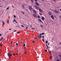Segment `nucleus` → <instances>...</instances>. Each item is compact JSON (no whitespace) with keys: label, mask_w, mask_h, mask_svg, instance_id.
I'll return each instance as SVG.
<instances>
[{"label":"nucleus","mask_w":61,"mask_h":61,"mask_svg":"<svg viewBox=\"0 0 61 61\" xmlns=\"http://www.w3.org/2000/svg\"><path fill=\"white\" fill-rule=\"evenodd\" d=\"M55 13L57 14H59V11H57L56 10H55Z\"/></svg>","instance_id":"f257e3e1"},{"label":"nucleus","mask_w":61,"mask_h":61,"mask_svg":"<svg viewBox=\"0 0 61 61\" xmlns=\"http://www.w3.org/2000/svg\"><path fill=\"white\" fill-rule=\"evenodd\" d=\"M35 7H36V9L37 10H38V9H39H39H40V8H39V7H37V5H36Z\"/></svg>","instance_id":"f03ea898"},{"label":"nucleus","mask_w":61,"mask_h":61,"mask_svg":"<svg viewBox=\"0 0 61 61\" xmlns=\"http://www.w3.org/2000/svg\"><path fill=\"white\" fill-rule=\"evenodd\" d=\"M33 16H34L35 17H36V18H37V15H36V14H34L33 15Z\"/></svg>","instance_id":"7ed1b4c3"},{"label":"nucleus","mask_w":61,"mask_h":61,"mask_svg":"<svg viewBox=\"0 0 61 61\" xmlns=\"http://www.w3.org/2000/svg\"><path fill=\"white\" fill-rule=\"evenodd\" d=\"M51 17L52 19H54V17L53 15H51Z\"/></svg>","instance_id":"20e7f679"},{"label":"nucleus","mask_w":61,"mask_h":61,"mask_svg":"<svg viewBox=\"0 0 61 61\" xmlns=\"http://www.w3.org/2000/svg\"><path fill=\"white\" fill-rule=\"evenodd\" d=\"M7 56H8L9 57V58H11V57H10V54H9V53H7Z\"/></svg>","instance_id":"39448f33"},{"label":"nucleus","mask_w":61,"mask_h":61,"mask_svg":"<svg viewBox=\"0 0 61 61\" xmlns=\"http://www.w3.org/2000/svg\"><path fill=\"white\" fill-rule=\"evenodd\" d=\"M45 18L44 17H42L41 18V19L42 20H43V21L44 20V19H45Z\"/></svg>","instance_id":"423d86ee"},{"label":"nucleus","mask_w":61,"mask_h":61,"mask_svg":"<svg viewBox=\"0 0 61 61\" xmlns=\"http://www.w3.org/2000/svg\"><path fill=\"white\" fill-rule=\"evenodd\" d=\"M22 8L23 9H24V8H25V5H22Z\"/></svg>","instance_id":"0eeeda50"},{"label":"nucleus","mask_w":61,"mask_h":61,"mask_svg":"<svg viewBox=\"0 0 61 61\" xmlns=\"http://www.w3.org/2000/svg\"><path fill=\"white\" fill-rule=\"evenodd\" d=\"M35 4L36 5H39V4L37 3V2H36L35 3Z\"/></svg>","instance_id":"6e6552de"},{"label":"nucleus","mask_w":61,"mask_h":61,"mask_svg":"<svg viewBox=\"0 0 61 61\" xmlns=\"http://www.w3.org/2000/svg\"><path fill=\"white\" fill-rule=\"evenodd\" d=\"M33 12H34V13H35V14H36V10L34 9L33 10Z\"/></svg>","instance_id":"1a4fd4ad"},{"label":"nucleus","mask_w":61,"mask_h":61,"mask_svg":"<svg viewBox=\"0 0 61 61\" xmlns=\"http://www.w3.org/2000/svg\"><path fill=\"white\" fill-rule=\"evenodd\" d=\"M39 21L40 22H41V23H43V22H42V21L41 20H40V19H39Z\"/></svg>","instance_id":"9d476101"},{"label":"nucleus","mask_w":61,"mask_h":61,"mask_svg":"<svg viewBox=\"0 0 61 61\" xmlns=\"http://www.w3.org/2000/svg\"><path fill=\"white\" fill-rule=\"evenodd\" d=\"M39 10V11L40 12H42V10L40 9V8Z\"/></svg>","instance_id":"9b49d317"},{"label":"nucleus","mask_w":61,"mask_h":61,"mask_svg":"<svg viewBox=\"0 0 61 61\" xmlns=\"http://www.w3.org/2000/svg\"><path fill=\"white\" fill-rule=\"evenodd\" d=\"M13 20L14 22H15V23H16L17 24V22H16V21H15V19H14Z\"/></svg>","instance_id":"f8f14e48"},{"label":"nucleus","mask_w":61,"mask_h":61,"mask_svg":"<svg viewBox=\"0 0 61 61\" xmlns=\"http://www.w3.org/2000/svg\"><path fill=\"white\" fill-rule=\"evenodd\" d=\"M48 14H49V15H52V13H51L50 12H49L48 13Z\"/></svg>","instance_id":"ddd939ff"},{"label":"nucleus","mask_w":61,"mask_h":61,"mask_svg":"<svg viewBox=\"0 0 61 61\" xmlns=\"http://www.w3.org/2000/svg\"><path fill=\"white\" fill-rule=\"evenodd\" d=\"M7 24H9V20L7 19Z\"/></svg>","instance_id":"4468645a"},{"label":"nucleus","mask_w":61,"mask_h":61,"mask_svg":"<svg viewBox=\"0 0 61 61\" xmlns=\"http://www.w3.org/2000/svg\"><path fill=\"white\" fill-rule=\"evenodd\" d=\"M29 9L30 10H32V7L30 6L29 8Z\"/></svg>","instance_id":"2eb2a0df"},{"label":"nucleus","mask_w":61,"mask_h":61,"mask_svg":"<svg viewBox=\"0 0 61 61\" xmlns=\"http://www.w3.org/2000/svg\"><path fill=\"white\" fill-rule=\"evenodd\" d=\"M3 38H3V37H1V38L0 39V41H1L2 40H3Z\"/></svg>","instance_id":"dca6fc26"},{"label":"nucleus","mask_w":61,"mask_h":61,"mask_svg":"<svg viewBox=\"0 0 61 61\" xmlns=\"http://www.w3.org/2000/svg\"><path fill=\"white\" fill-rule=\"evenodd\" d=\"M46 47H47V48H49V47H48V46H47V44H46Z\"/></svg>","instance_id":"f3484780"},{"label":"nucleus","mask_w":61,"mask_h":61,"mask_svg":"<svg viewBox=\"0 0 61 61\" xmlns=\"http://www.w3.org/2000/svg\"><path fill=\"white\" fill-rule=\"evenodd\" d=\"M49 53L50 54H51V51H49Z\"/></svg>","instance_id":"a211bd4d"},{"label":"nucleus","mask_w":61,"mask_h":61,"mask_svg":"<svg viewBox=\"0 0 61 61\" xmlns=\"http://www.w3.org/2000/svg\"><path fill=\"white\" fill-rule=\"evenodd\" d=\"M45 43H46V44H47V43H48V41H46L45 42Z\"/></svg>","instance_id":"6ab92c4d"},{"label":"nucleus","mask_w":61,"mask_h":61,"mask_svg":"<svg viewBox=\"0 0 61 61\" xmlns=\"http://www.w3.org/2000/svg\"><path fill=\"white\" fill-rule=\"evenodd\" d=\"M16 46H18V43H16Z\"/></svg>","instance_id":"aec40b11"},{"label":"nucleus","mask_w":61,"mask_h":61,"mask_svg":"<svg viewBox=\"0 0 61 61\" xmlns=\"http://www.w3.org/2000/svg\"><path fill=\"white\" fill-rule=\"evenodd\" d=\"M56 0H53V1H54V2H56Z\"/></svg>","instance_id":"412c9836"},{"label":"nucleus","mask_w":61,"mask_h":61,"mask_svg":"<svg viewBox=\"0 0 61 61\" xmlns=\"http://www.w3.org/2000/svg\"><path fill=\"white\" fill-rule=\"evenodd\" d=\"M59 17H60V19H61V15H59Z\"/></svg>","instance_id":"4be33fe9"},{"label":"nucleus","mask_w":61,"mask_h":61,"mask_svg":"<svg viewBox=\"0 0 61 61\" xmlns=\"http://www.w3.org/2000/svg\"><path fill=\"white\" fill-rule=\"evenodd\" d=\"M31 1L32 2V3H33V2H34V1H33V0H31Z\"/></svg>","instance_id":"5701e85b"},{"label":"nucleus","mask_w":61,"mask_h":61,"mask_svg":"<svg viewBox=\"0 0 61 61\" xmlns=\"http://www.w3.org/2000/svg\"><path fill=\"white\" fill-rule=\"evenodd\" d=\"M37 17L38 18H40V17L38 15L37 16Z\"/></svg>","instance_id":"b1692460"},{"label":"nucleus","mask_w":61,"mask_h":61,"mask_svg":"<svg viewBox=\"0 0 61 61\" xmlns=\"http://www.w3.org/2000/svg\"><path fill=\"white\" fill-rule=\"evenodd\" d=\"M3 25H4L5 24V22H3Z\"/></svg>","instance_id":"393cba45"},{"label":"nucleus","mask_w":61,"mask_h":61,"mask_svg":"<svg viewBox=\"0 0 61 61\" xmlns=\"http://www.w3.org/2000/svg\"><path fill=\"white\" fill-rule=\"evenodd\" d=\"M32 29V30H35V28H32L31 29Z\"/></svg>","instance_id":"a878e982"},{"label":"nucleus","mask_w":61,"mask_h":61,"mask_svg":"<svg viewBox=\"0 0 61 61\" xmlns=\"http://www.w3.org/2000/svg\"><path fill=\"white\" fill-rule=\"evenodd\" d=\"M44 51L45 52H47V50H46Z\"/></svg>","instance_id":"bb28decb"},{"label":"nucleus","mask_w":61,"mask_h":61,"mask_svg":"<svg viewBox=\"0 0 61 61\" xmlns=\"http://www.w3.org/2000/svg\"><path fill=\"white\" fill-rule=\"evenodd\" d=\"M39 39H41V37H40V36L39 37Z\"/></svg>","instance_id":"cd10ccee"},{"label":"nucleus","mask_w":61,"mask_h":61,"mask_svg":"<svg viewBox=\"0 0 61 61\" xmlns=\"http://www.w3.org/2000/svg\"><path fill=\"white\" fill-rule=\"evenodd\" d=\"M51 58H52V56H50V59H51Z\"/></svg>","instance_id":"c85d7f7f"},{"label":"nucleus","mask_w":61,"mask_h":61,"mask_svg":"<svg viewBox=\"0 0 61 61\" xmlns=\"http://www.w3.org/2000/svg\"><path fill=\"white\" fill-rule=\"evenodd\" d=\"M59 56H60V57H61V55H59Z\"/></svg>","instance_id":"c756f323"},{"label":"nucleus","mask_w":61,"mask_h":61,"mask_svg":"<svg viewBox=\"0 0 61 61\" xmlns=\"http://www.w3.org/2000/svg\"><path fill=\"white\" fill-rule=\"evenodd\" d=\"M14 18H16V16H15V15H14Z\"/></svg>","instance_id":"7c9ffc66"},{"label":"nucleus","mask_w":61,"mask_h":61,"mask_svg":"<svg viewBox=\"0 0 61 61\" xmlns=\"http://www.w3.org/2000/svg\"><path fill=\"white\" fill-rule=\"evenodd\" d=\"M39 14H40V15H42V14L40 13Z\"/></svg>","instance_id":"2f4dec72"},{"label":"nucleus","mask_w":61,"mask_h":61,"mask_svg":"<svg viewBox=\"0 0 61 61\" xmlns=\"http://www.w3.org/2000/svg\"><path fill=\"white\" fill-rule=\"evenodd\" d=\"M40 26H41V27H42L43 26H42V25H41Z\"/></svg>","instance_id":"473e14b6"},{"label":"nucleus","mask_w":61,"mask_h":61,"mask_svg":"<svg viewBox=\"0 0 61 61\" xmlns=\"http://www.w3.org/2000/svg\"><path fill=\"white\" fill-rule=\"evenodd\" d=\"M8 9H9V7H8L6 9H7V10H8Z\"/></svg>","instance_id":"72a5a7b5"},{"label":"nucleus","mask_w":61,"mask_h":61,"mask_svg":"<svg viewBox=\"0 0 61 61\" xmlns=\"http://www.w3.org/2000/svg\"><path fill=\"white\" fill-rule=\"evenodd\" d=\"M42 40L43 41V42H45V41H44V40L43 39Z\"/></svg>","instance_id":"f704fd0d"},{"label":"nucleus","mask_w":61,"mask_h":61,"mask_svg":"<svg viewBox=\"0 0 61 61\" xmlns=\"http://www.w3.org/2000/svg\"><path fill=\"white\" fill-rule=\"evenodd\" d=\"M14 47H13L12 48V50H14Z\"/></svg>","instance_id":"c9c22d12"},{"label":"nucleus","mask_w":61,"mask_h":61,"mask_svg":"<svg viewBox=\"0 0 61 61\" xmlns=\"http://www.w3.org/2000/svg\"><path fill=\"white\" fill-rule=\"evenodd\" d=\"M21 12L23 13V14H25V13H24V12L22 11Z\"/></svg>","instance_id":"e433bc0d"},{"label":"nucleus","mask_w":61,"mask_h":61,"mask_svg":"<svg viewBox=\"0 0 61 61\" xmlns=\"http://www.w3.org/2000/svg\"><path fill=\"white\" fill-rule=\"evenodd\" d=\"M17 34H20V32H17Z\"/></svg>","instance_id":"4c0bfd02"},{"label":"nucleus","mask_w":61,"mask_h":61,"mask_svg":"<svg viewBox=\"0 0 61 61\" xmlns=\"http://www.w3.org/2000/svg\"><path fill=\"white\" fill-rule=\"evenodd\" d=\"M2 36V34H0V36Z\"/></svg>","instance_id":"58836bf2"},{"label":"nucleus","mask_w":61,"mask_h":61,"mask_svg":"<svg viewBox=\"0 0 61 61\" xmlns=\"http://www.w3.org/2000/svg\"><path fill=\"white\" fill-rule=\"evenodd\" d=\"M0 46H2V44H0Z\"/></svg>","instance_id":"ea45409f"},{"label":"nucleus","mask_w":61,"mask_h":61,"mask_svg":"<svg viewBox=\"0 0 61 61\" xmlns=\"http://www.w3.org/2000/svg\"><path fill=\"white\" fill-rule=\"evenodd\" d=\"M22 40V39H20V41H23V40Z\"/></svg>","instance_id":"a19ab883"},{"label":"nucleus","mask_w":61,"mask_h":61,"mask_svg":"<svg viewBox=\"0 0 61 61\" xmlns=\"http://www.w3.org/2000/svg\"><path fill=\"white\" fill-rule=\"evenodd\" d=\"M16 30H14V32H16Z\"/></svg>","instance_id":"79ce46f5"},{"label":"nucleus","mask_w":61,"mask_h":61,"mask_svg":"<svg viewBox=\"0 0 61 61\" xmlns=\"http://www.w3.org/2000/svg\"><path fill=\"white\" fill-rule=\"evenodd\" d=\"M23 46H25V44H23Z\"/></svg>","instance_id":"37998d69"},{"label":"nucleus","mask_w":61,"mask_h":61,"mask_svg":"<svg viewBox=\"0 0 61 61\" xmlns=\"http://www.w3.org/2000/svg\"><path fill=\"white\" fill-rule=\"evenodd\" d=\"M21 26H22V27H24V26H23V25H21Z\"/></svg>","instance_id":"c03bdc74"},{"label":"nucleus","mask_w":61,"mask_h":61,"mask_svg":"<svg viewBox=\"0 0 61 61\" xmlns=\"http://www.w3.org/2000/svg\"><path fill=\"white\" fill-rule=\"evenodd\" d=\"M35 1H36V2H37V0H35Z\"/></svg>","instance_id":"a18cd8bd"},{"label":"nucleus","mask_w":61,"mask_h":61,"mask_svg":"<svg viewBox=\"0 0 61 61\" xmlns=\"http://www.w3.org/2000/svg\"><path fill=\"white\" fill-rule=\"evenodd\" d=\"M7 40H8V37H7Z\"/></svg>","instance_id":"49530a36"},{"label":"nucleus","mask_w":61,"mask_h":61,"mask_svg":"<svg viewBox=\"0 0 61 61\" xmlns=\"http://www.w3.org/2000/svg\"><path fill=\"white\" fill-rule=\"evenodd\" d=\"M57 61H60V60H57Z\"/></svg>","instance_id":"de8ad7c7"},{"label":"nucleus","mask_w":61,"mask_h":61,"mask_svg":"<svg viewBox=\"0 0 61 61\" xmlns=\"http://www.w3.org/2000/svg\"><path fill=\"white\" fill-rule=\"evenodd\" d=\"M32 26H30V28H32Z\"/></svg>","instance_id":"09e8293b"},{"label":"nucleus","mask_w":61,"mask_h":61,"mask_svg":"<svg viewBox=\"0 0 61 61\" xmlns=\"http://www.w3.org/2000/svg\"><path fill=\"white\" fill-rule=\"evenodd\" d=\"M42 35H44V33H42Z\"/></svg>","instance_id":"8fccbe9b"},{"label":"nucleus","mask_w":61,"mask_h":61,"mask_svg":"<svg viewBox=\"0 0 61 61\" xmlns=\"http://www.w3.org/2000/svg\"><path fill=\"white\" fill-rule=\"evenodd\" d=\"M27 28H28V27H26V29H28Z\"/></svg>","instance_id":"3c124183"},{"label":"nucleus","mask_w":61,"mask_h":61,"mask_svg":"<svg viewBox=\"0 0 61 61\" xmlns=\"http://www.w3.org/2000/svg\"><path fill=\"white\" fill-rule=\"evenodd\" d=\"M41 35H42V34H40V36H41Z\"/></svg>","instance_id":"603ef678"},{"label":"nucleus","mask_w":61,"mask_h":61,"mask_svg":"<svg viewBox=\"0 0 61 61\" xmlns=\"http://www.w3.org/2000/svg\"><path fill=\"white\" fill-rule=\"evenodd\" d=\"M42 38H44V36H43V37H41Z\"/></svg>","instance_id":"864d4df0"},{"label":"nucleus","mask_w":61,"mask_h":61,"mask_svg":"<svg viewBox=\"0 0 61 61\" xmlns=\"http://www.w3.org/2000/svg\"><path fill=\"white\" fill-rule=\"evenodd\" d=\"M38 37H39V36H40V35H38Z\"/></svg>","instance_id":"5fc2aeb1"},{"label":"nucleus","mask_w":61,"mask_h":61,"mask_svg":"<svg viewBox=\"0 0 61 61\" xmlns=\"http://www.w3.org/2000/svg\"><path fill=\"white\" fill-rule=\"evenodd\" d=\"M12 6L13 8H14V6H13V5H12Z\"/></svg>","instance_id":"6e6d98bb"},{"label":"nucleus","mask_w":61,"mask_h":61,"mask_svg":"<svg viewBox=\"0 0 61 61\" xmlns=\"http://www.w3.org/2000/svg\"><path fill=\"white\" fill-rule=\"evenodd\" d=\"M13 55H14V56H15V54H14V53L13 54Z\"/></svg>","instance_id":"4d7b16f0"},{"label":"nucleus","mask_w":61,"mask_h":61,"mask_svg":"<svg viewBox=\"0 0 61 61\" xmlns=\"http://www.w3.org/2000/svg\"><path fill=\"white\" fill-rule=\"evenodd\" d=\"M48 46H49V43H48Z\"/></svg>","instance_id":"13d9d810"},{"label":"nucleus","mask_w":61,"mask_h":61,"mask_svg":"<svg viewBox=\"0 0 61 61\" xmlns=\"http://www.w3.org/2000/svg\"><path fill=\"white\" fill-rule=\"evenodd\" d=\"M25 39H26V40H27L28 39H27V38H26Z\"/></svg>","instance_id":"bf43d9fd"},{"label":"nucleus","mask_w":61,"mask_h":61,"mask_svg":"<svg viewBox=\"0 0 61 61\" xmlns=\"http://www.w3.org/2000/svg\"><path fill=\"white\" fill-rule=\"evenodd\" d=\"M37 39V38H35V39Z\"/></svg>","instance_id":"052dcab7"},{"label":"nucleus","mask_w":61,"mask_h":61,"mask_svg":"<svg viewBox=\"0 0 61 61\" xmlns=\"http://www.w3.org/2000/svg\"><path fill=\"white\" fill-rule=\"evenodd\" d=\"M10 56H12V54L10 55Z\"/></svg>","instance_id":"680f3d73"},{"label":"nucleus","mask_w":61,"mask_h":61,"mask_svg":"<svg viewBox=\"0 0 61 61\" xmlns=\"http://www.w3.org/2000/svg\"><path fill=\"white\" fill-rule=\"evenodd\" d=\"M33 43H34L35 42V41H33Z\"/></svg>","instance_id":"e2e57ef3"},{"label":"nucleus","mask_w":61,"mask_h":61,"mask_svg":"<svg viewBox=\"0 0 61 61\" xmlns=\"http://www.w3.org/2000/svg\"><path fill=\"white\" fill-rule=\"evenodd\" d=\"M11 43H13V41H12L11 42Z\"/></svg>","instance_id":"0e129e2a"},{"label":"nucleus","mask_w":61,"mask_h":61,"mask_svg":"<svg viewBox=\"0 0 61 61\" xmlns=\"http://www.w3.org/2000/svg\"><path fill=\"white\" fill-rule=\"evenodd\" d=\"M40 36L41 37H42V36Z\"/></svg>","instance_id":"69168bd1"},{"label":"nucleus","mask_w":61,"mask_h":61,"mask_svg":"<svg viewBox=\"0 0 61 61\" xmlns=\"http://www.w3.org/2000/svg\"><path fill=\"white\" fill-rule=\"evenodd\" d=\"M16 55H18V54L16 53Z\"/></svg>","instance_id":"338daca9"},{"label":"nucleus","mask_w":61,"mask_h":61,"mask_svg":"<svg viewBox=\"0 0 61 61\" xmlns=\"http://www.w3.org/2000/svg\"><path fill=\"white\" fill-rule=\"evenodd\" d=\"M56 16H54V17H55V18H56Z\"/></svg>","instance_id":"774afa93"}]
</instances>
